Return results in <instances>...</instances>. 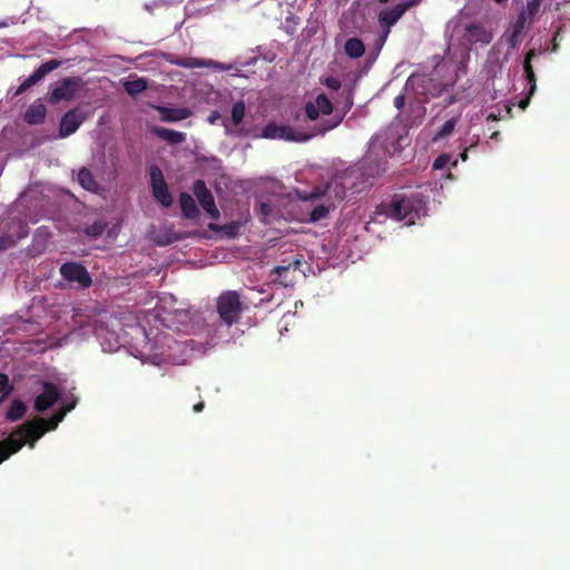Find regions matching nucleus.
Listing matches in <instances>:
<instances>
[{
  "instance_id": "obj_1",
  "label": "nucleus",
  "mask_w": 570,
  "mask_h": 570,
  "mask_svg": "<svg viewBox=\"0 0 570 570\" xmlns=\"http://www.w3.org/2000/svg\"><path fill=\"white\" fill-rule=\"evenodd\" d=\"M353 106L351 94L346 96L343 106L334 105L326 94H318L313 101L304 105V114L307 120L315 124L307 131L295 129L293 126L278 125L269 121L262 132L267 139H281L285 141L305 142L313 137H322L340 126Z\"/></svg>"
},
{
  "instance_id": "obj_2",
  "label": "nucleus",
  "mask_w": 570,
  "mask_h": 570,
  "mask_svg": "<svg viewBox=\"0 0 570 570\" xmlns=\"http://www.w3.org/2000/svg\"><path fill=\"white\" fill-rule=\"evenodd\" d=\"M73 407L75 403L59 410L49 419L39 417L35 421H28L21 424L12 431L7 439L0 441V443H2L1 449L4 452H9L10 458L18 453L26 443L33 448L35 442L48 431L55 430L58 424L63 421L67 412L72 411Z\"/></svg>"
},
{
  "instance_id": "obj_3",
  "label": "nucleus",
  "mask_w": 570,
  "mask_h": 570,
  "mask_svg": "<svg viewBox=\"0 0 570 570\" xmlns=\"http://www.w3.org/2000/svg\"><path fill=\"white\" fill-rule=\"evenodd\" d=\"M425 203L422 202L419 195L412 196H393L389 203H381L375 210L376 216H385L393 218L397 222L403 219L409 220V225L414 224V219L424 212Z\"/></svg>"
},
{
  "instance_id": "obj_4",
  "label": "nucleus",
  "mask_w": 570,
  "mask_h": 570,
  "mask_svg": "<svg viewBox=\"0 0 570 570\" xmlns=\"http://www.w3.org/2000/svg\"><path fill=\"white\" fill-rule=\"evenodd\" d=\"M216 309L219 320L229 327L238 322L245 305L240 302L239 294L230 289L222 292L217 297Z\"/></svg>"
},
{
  "instance_id": "obj_5",
  "label": "nucleus",
  "mask_w": 570,
  "mask_h": 570,
  "mask_svg": "<svg viewBox=\"0 0 570 570\" xmlns=\"http://www.w3.org/2000/svg\"><path fill=\"white\" fill-rule=\"evenodd\" d=\"M299 197L304 200L323 198L326 203L335 207L337 202H341L346 197V187L342 181L330 180L323 187H314L308 194H299Z\"/></svg>"
},
{
  "instance_id": "obj_6",
  "label": "nucleus",
  "mask_w": 570,
  "mask_h": 570,
  "mask_svg": "<svg viewBox=\"0 0 570 570\" xmlns=\"http://www.w3.org/2000/svg\"><path fill=\"white\" fill-rule=\"evenodd\" d=\"M417 4V0L404 1L396 4L392 9L383 10L379 14L380 26L383 27L382 35L380 37V48L385 43L387 36L391 33V27L395 26L399 19L410 10L412 7Z\"/></svg>"
},
{
  "instance_id": "obj_7",
  "label": "nucleus",
  "mask_w": 570,
  "mask_h": 570,
  "mask_svg": "<svg viewBox=\"0 0 570 570\" xmlns=\"http://www.w3.org/2000/svg\"><path fill=\"white\" fill-rule=\"evenodd\" d=\"M149 174L153 196L159 204L168 208L173 204V197L168 190L167 181L164 178L161 168L158 167V165H150Z\"/></svg>"
},
{
  "instance_id": "obj_8",
  "label": "nucleus",
  "mask_w": 570,
  "mask_h": 570,
  "mask_svg": "<svg viewBox=\"0 0 570 570\" xmlns=\"http://www.w3.org/2000/svg\"><path fill=\"white\" fill-rule=\"evenodd\" d=\"M82 80L80 77H66L60 80L59 85L50 92V102L57 104L62 100H71L77 91L81 88Z\"/></svg>"
},
{
  "instance_id": "obj_9",
  "label": "nucleus",
  "mask_w": 570,
  "mask_h": 570,
  "mask_svg": "<svg viewBox=\"0 0 570 570\" xmlns=\"http://www.w3.org/2000/svg\"><path fill=\"white\" fill-rule=\"evenodd\" d=\"M60 275L70 283H77L81 288H88L91 285V277L86 267L75 262H67L59 268Z\"/></svg>"
},
{
  "instance_id": "obj_10",
  "label": "nucleus",
  "mask_w": 570,
  "mask_h": 570,
  "mask_svg": "<svg viewBox=\"0 0 570 570\" xmlns=\"http://www.w3.org/2000/svg\"><path fill=\"white\" fill-rule=\"evenodd\" d=\"M61 65L60 60L58 59H50L48 61L42 62L36 71H33L31 75L26 78L19 88L16 91V95L19 96L27 91L28 89L36 86L38 82H40L46 76H48L50 72L59 68Z\"/></svg>"
},
{
  "instance_id": "obj_11",
  "label": "nucleus",
  "mask_w": 570,
  "mask_h": 570,
  "mask_svg": "<svg viewBox=\"0 0 570 570\" xmlns=\"http://www.w3.org/2000/svg\"><path fill=\"white\" fill-rule=\"evenodd\" d=\"M194 194L197 197L199 205L202 206L204 212L209 214V218L217 220L219 218V212L217 209L215 198L206 187L204 180L195 181Z\"/></svg>"
},
{
  "instance_id": "obj_12",
  "label": "nucleus",
  "mask_w": 570,
  "mask_h": 570,
  "mask_svg": "<svg viewBox=\"0 0 570 570\" xmlns=\"http://www.w3.org/2000/svg\"><path fill=\"white\" fill-rule=\"evenodd\" d=\"M177 347V343L166 335L157 336L154 352L151 354L155 364L175 362V357L170 350Z\"/></svg>"
},
{
  "instance_id": "obj_13",
  "label": "nucleus",
  "mask_w": 570,
  "mask_h": 570,
  "mask_svg": "<svg viewBox=\"0 0 570 570\" xmlns=\"http://www.w3.org/2000/svg\"><path fill=\"white\" fill-rule=\"evenodd\" d=\"M60 397V393L56 384L49 381L42 383V392L35 400V410L43 412L50 410Z\"/></svg>"
},
{
  "instance_id": "obj_14",
  "label": "nucleus",
  "mask_w": 570,
  "mask_h": 570,
  "mask_svg": "<svg viewBox=\"0 0 570 570\" xmlns=\"http://www.w3.org/2000/svg\"><path fill=\"white\" fill-rule=\"evenodd\" d=\"M86 120V115L78 109L68 110L59 122V137H70Z\"/></svg>"
},
{
  "instance_id": "obj_15",
  "label": "nucleus",
  "mask_w": 570,
  "mask_h": 570,
  "mask_svg": "<svg viewBox=\"0 0 570 570\" xmlns=\"http://www.w3.org/2000/svg\"><path fill=\"white\" fill-rule=\"evenodd\" d=\"M465 40L471 43H481L487 46L493 40V32L480 22H473L465 26Z\"/></svg>"
},
{
  "instance_id": "obj_16",
  "label": "nucleus",
  "mask_w": 570,
  "mask_h": 570,
  "mask_svg": "<svg viewBox=\"0 0 570 570\" xmlns=\"http://www.w3.org/2000/svg\"><path fill=\"white\" fill-rule=\"evenodd\" d=\"M527 13L522 11L518 14L515 22L512 24L509 33L507 35V43L511 49H517L523 40V31L527 27Z\"/></svg>"
},
{
  "instance_id": "obj_17",
  "label": "nucleus",
  "mask_w": 570,
  "mask_h": 570,
  "mask_svg": "<svg viewBox=\"0 0 570 570\" xmlns=\"http://www.w3.org/2000/svg\"><path fill=\"white\" fill-rule=\"evenodd\" d=\"M174 63L176 66H179V67H183V68H189V69H195V68H215V69H218L220 71H224V70H227L228 68L227 67H224L220 62L216 61V60H213V59H202V58H187V57H184V58H176L174 60Z\"/></svg>"
},
{
  "instance_id": "obj_18",
  "label": "nucleus",
  "mask_w": 570,
  "mask_h": 570,
  "mask_svg": "<svg viewBox=\"0 0 570 570\" xmlns=\"http://www.w3.org/2000/svg\"><path fill=\"white\" fill-rule=\"evenodd\" d=\"M156 110L160 114V120L166 122L183 121L191 115L187 107L157 106Z\"/></svg>"
},
{
  "instance_id": "obj_19",
  "label": "nucleus",
  "mask_w": 570,
  "mask_h": 570,
  "mask_svg": "<svg viewBox=\"0 0 570 570\" xmlns=\"http://www.w3.org/2000/svg\"><path fill=\"white\" fill-rule=\"evenodd\" d=\"M301 265H302V256L297 255L296 257H294L292 261H289L287 263H285V261H283L282 265H278L273 268V273L277 274V276L281 278V283L284 286H287L288 284H291L293 282V278H289L288 275L298 271Z\"/></svg>"
},
{
  "instance_id": "obj_20",
  "label": "nucleus",
  "mask_w": 570,
  "mask_h": 570,
  "mask_svg": "<svg viewBox=\"0 0 570 570\" xmlns=\"http://www.w3.org/2000/svg\"><path fill=\"white\" fill-rule=\"evenodd\" d=\"M153 134L169 145H181L186 140V134L165 127H154Z\"/></svg>"
},
{
  "instance_id": "obj_21",
  "label": "nucleus",
  "mask_w": 570,
  "mask_h": 570,
  "mask_svg": "<svg viewBox=\"0 0 570 570\" xmlns=\"http://www.w3.org/2000/svg\"><path fill=\"white\" fill-rule=\"evenodd\" d=\"M46 107L43 104L35 102L28 106L23 119L29 125H39L45 121Z\"/></svg>"
},
{
  "instance_id": "obj_22",
  "label": "nucleus",
  "mask_w": 570,
  "mask_h": 570,
  "mask_svg": "<svg viewBox=\"0 0 570 570\" xmlns=\"http://www.w3.org/2000/svg\"><path fill=\"white\" fill-rule=\"evenodd\" d=\"M179 204L181 213L187 219H196L200 212L197 207L195 199L187 193H181L179 196Z\"/></svg>"
},
{
  "instance_id": "obj_23",
  "label": "nucleus",
  "mask_w": 570,
  "mask_h": 570,
  "mask_svg": "<svg viewBox=\"0 0 570 570\" xmlns=\"http://www.w3.org/2000/svg\"><path fill=\"white\" fill-rule=\"evenodd\" d=\"M77 181L80 183L82 188L90 193H98L100 186L94 178L91 171L87 167H82L77 173Z\"/></svg>"
},
{
  "instance_id": "obj_24",
  "label": "nucleus",
  "mask_w": 570,
  "mask_h": 570,
  "mask_svg": "<svg viewBox=\"0 0 570 570\" xmlns=\"http://www.w3.org/2000/svg\"><path fill=\"white\" fill-rule=\"evenodd\" d=\"M345 53L351 59H360L365 53V45L360 38H350L344 45Z\"/></svg>"
},
{
  "instance_id": "obj_25",
  "label": "nucleus",
  "mask_w": 570,
  "mask_h": 570,
  "mask_svg": "<svg viewBox=\"0 0 570 570\" xmlns=\"http://www.w3.org/2000/svg\"><path fill=\"white\" fill-rule=\"evenodd\" d=\"M26 411H27L26 404L21 400L16 399V400L11 401V403L6 412V420L8 422H18L19 420H21L24 416Z\"/></svg>"
},
{
  "instance_id": "obj_26",
  "label": "nucleus",
  "mask_w": 570,
  "mask_h": 570,
  "mask_svg": "<svg viewBox=\"0 0 570 570\" xmlns=\"http://www.w3.org/2000/svg\"><path fill=\"white\" fill-rule=\"evenodd\" d=\"M28 234V229L26 226H20V233L18 234V237L14 238L13 236L9 234H4L0 236V250H6L10 247H14L18 244V240L24 238Z\"/></svg>"
},
{
  "instance_id": "obj_27",
  "label": "nucleus",
  "mask_w": 570,
  "mask_h": 570,
  "mask_svg": "<svg viewBox=\"0 0 570 570\" xmlns=\"http://www.w3.org/2000/svg\"><path fill=\"white\" fill-rule=\"evenodd\" d=\"M148 83L145 78H136L134 80H127L124 83V89L127 94L135 97L141 91L147 90Z\"/></svg>"
},
{
  "instance_id": "obj_28",
  "label": "nucleus",
  "mask_w": 570,
  "mask_h": 570,
  "mask_svg": "<svg viewBox=\"0 0 570 570\" xmlns=\"http://www.w3.org/2000/svg\"><path fill=\"white\" fill-rule=\"evenodd\" d=\"M459 120H460V117H453V118L449 119L448 121H445L443 124V126L441 127V129L439 130V132H436L434 135L433 140L436 141V140H441L443 138L450 137L454 130V127L458 125Z\"/></svg>"
},
{
  "instance_id": "obj_29",
  "label": "nucleus",
  "mask_w": 570,
  "mask_h": 570,
  "mask_svg": "<svg viewBox=\"0 0 570 570\" xmlns=\"http://www.w3.org/2000/svg\"><path fill=\"white\" fill-rule=\"evenodd\" d=\"M246 114V105L244 101H237L233 105L232 108V121L234 125H239L242 121H244Z\"/></svg>"
},
{
  "instance_id": "obj_30",
  "label": "nucleus",
  "mask_w": 570,
  "mask_h": 570,
  "mask_svg": "<svg viewBox=\"0 0 570 570\" xmlns=\"http://www.w3.org/2000/svg\"><path fill=\"white\" fill-rule=\"evenodd\" d=\"M332 208H334V206L326 202L316 206L313 209V212L311 213V220L313 223H316V222L323 219L324 217H326L328 215V213Z\"/></svg>"
},
{
  "instance_id": "obj_31",
  "label": "nucleus",
  "mask_w": 570,
  "mask_h": 570,
  "mask_svg": "<svg viewBox=\"0 0 570 570\" xmlns=\"http://www.w3.org/2000/svg\"><path fill=\"white\" fill-rule=\"evenodd\" d=\"M12 392V384L10 383L8 376L3 373H0V403L7 399Z\"/></svg>"
},
{
  "instance_id": "obj_32",
  "label": "nucleus",
  "mask_w": 570,
  "mask_h": 570,
  "mask_svg": "<svg viewBox=\"0 0 570 570\" xmlns=\"http://www.w3.org/2000/svg\"><path fill=\"white\" fill-rule=\"evenodd\" d=\"M542 0H527V8L523 10L527 13V19L533 20L534 16L540 11Z\"/></svg>"
},
{
  "instance_id": "obj_33",
  "label": "nucleus",
  "mask_w": 570,
  "mask_h": 570,
  "mask_svg": "<svg viewBox=\"0 0 570 570\" xmlns=\"http://www.w3.org/2000/svg\"><path fill=\"white\" fill-rule=\"evenodd\" d=\"M320 82L324 85L330 90H340L342 88V81L338 78L333 76H322L320 78Z\"/></svg>"
},
{
  "instance_id": "obj_34",
  "label": "nucleus",
  "mask_w": 570,
  "mask_h": 570,
  "mask_svg": "<svg viewBox=\"0 0 570 570\" xmlns=\"http://www.w3.org/2000/svg\"><path fill=\"white\" fill-rule=\"evenodd\" d=\"M535 57V51L534 49H530L527 55H525V58H524V61H523V69H524V75H531L533 73V68H532V65H531V60L532 58Z\"/></svg>"
},
{
  "instance_id": "obj_35",
  "label": "nucleus",
  "mask_w": 570,
  "mask_h": 570,
  "mask_svg": "<svg viewBox=\"0 0 570 570\" xmlns=\"http://www.w3.org/2000/svg\"><path fill=\"white\" fill-rule=\"evenodd\" d=\"M450 161V156L446 154L439 155L433 161V169H442Z\"/></svg>"
},
{
  "instance_id": "obj_36",
  "label": "nucleus",
  "mask_w": 570,
  "mask_h": 570,
  "mask_svg": "<svg viewBox=\"0 0 570 570\" xmlns=\"http://www.w3.org/2000/svg\"><path fill=\"white\" fill-rule=\"evenodd\" d=\"M525 79L528 81V86H529V89L530 90V96H532L537 89V85H535V73H529V75H525Z\"/></svg>"
},
{
  "instance_id": "obj_37",
  "label": "nucleus",
  "mask_w": 570,
  "mask_h": 570,
  "mask_svg": "<svg viewBox=\"0 0 570 570\" xmlns=\"http://www.w3.org/2000/svg\"><path fill=\"white\" fill-rule=\"evenodd\" d=\"M476 149V144H472L471 146H469L468 148L463 149L462 153L460 154V158L461 160L464 163L468 159V153L469 150H475Z\"/></svg>"
},
{
  "instance_id": "obj_38",
  "label": "nucleus",
  "mask_w": 570,
  "mask_h": 570,
  "mask_svg": "<svg viewBox=\"0 0 570 570\" xmlns=\"http://www.w3.org/2000/svg\"><path fill=\"white\" fill-rule=\"evenodd\" d=\"M405 98L403 95H397L394 98V106L400 110L404 106Z\"/></svg>"
},
{
  "instance_id": "obj_39",
  "label": "nucleus",
  "mask_w": 570,
  "mask_h": 570,
  "mask_svg": "<svg viewBox=\"0 0 570 570\" xmlns=\"http://www.w3.org/2000/svg\"><path fill=\"white\" fill-rule=\"evenodd\" d=\"M236 226L235 225H229V226H224L223 229L225 230V234L228 235V236H235L236 234Z\"/></svg>"
},
{
  "instance_id": "obj_40",
  "label": "nucleus",
  "mask_w": 570,
  "mask_h": 570,
  "mask_svg": "<svg viewBox=\"0 0 570 570\" xmlns=\"http://www.w3.org/2000/svg\"><path fill=\"white\" fill-rule=\"evenodd\" d=\"M220 119V115L217 110H214L213 112L209 114V124H215L217 120Z\"/></svg>"
},
{
  "instance_id": "obj_41",
  "label": "nucleus",
  "mask_w": 570,
  "mask_h": 570,
  "mask_svg": "<svg viewBox=\"0 0 570 570\" xmlns=\"http://www.w3.org/2000/svg\"><path fill=\"white\" fill-rule=\"evenodd\" d=\"M258 208H261V213L263 216H267L271 213V206L267 203H262L261 207Z\"/></svg>"
},
{
  "instance_id": "obj_42",
  "label": "nucleus",
  "mask_w": 570,
  "mask_h": 570,
  "mask_svg": "<svg viewBox=\"0 0 570 570\" xmlns=\"http://www.w3.org/2000/svg\"><path fill=\"white\" fill-rule=\"evenodd\" d=\"M530 91L528 92V96L525 98H523L522 100L519 101V107H521L522 109H525L528 106H529V102H530Z\"/></svg>"
},
{
  "instance_id": "obj_43",
  "label": "nucleus",
  "mask_w": 570,
  "mask_h": 570,
  "mask_svg": "<svg viewBox=\"0 0 570 570\" xmlns=\"http://www.w3.org/2000/svg\"><path fill=\"white\" fill-rule=\"evenodd\" d=\"M7 459H9V452H4L1 448H0V464L2 462H4Z\"/></svg>"
},
{
  "instance_id": "obj_44",
  "label": "nucleus",
  "mask_w": 570,
  "mask_h": 570,
  "mask_svg": "<svg viewBox=\"0 0 570 570\" xmlns=\"http://www.w3.org/2000/svg\"><path fill=\"white\" fill-rule=\"evenodd\" d=\"M559 35H560V32H557L554 39H552V51L558 50L559 45H558L557 40H558Z\"/></svg>"
},
{
  "instance_id": "obj_45",
  "label": "nucleus",
  "mask_w": 570,
  "mask_h": 570,
  "mask_svg": "<svg viewBox=\"0 0 570 570\" xmlns=\"http://www.w3.org/2000/svg\"><path fill=\"white\" fill-rule=\"evenodd\" d=\"M203 410H204V402H203V401L198 402V403L194 406V411H195V412H197V413H198V412H202Z\"/></svg>"
},
{
  "instance_id": "obj_46",
  "label": "nucleus",
  "mask_w": 570,
  "mask_h": 570,
  "mask_svg": "<svg viewBox=\"0 0 570 570\" xmlns=\"http://www.w3.org/2000/svg\"><path fill=\"white\" fill-rule=\"evenodd\" d=\"M453 102H454L453 97H450V98H449V101H448V105H451V104H453Z\"/></svg>"
},
{
  "instance_id": "obj_47",
  "label": "nucleus",
  "mask_w": 570,
  "mask_h": 570,
  "mask_svg": "<svg viewBox=\"0 0 570 570\" xmlns=\"http://www.w3.org/2000/svg\"><path fill=\"white\" fill-rule=\"evenodd\" d=\"M498 137H499V132L492 134V138H498Z\"/></svg>"
},
{
  "instance_id": "obj_48",
  "label": "nucleus",
  "mask_w": 570,
  "mask_h": 570,
  "mask_svg": "<svg viewBox=\"0 0 570 570\" xmlns=\"http://www.w3.org/2000/svg\"><path fill=\"white\" fill-rule=\"evenodd\" d=\"M494 1L498 3H502V2H505L507 0H494Z\"/></svg>"
},
{
  "instance_id": "obj_49",
  "label": "nucleus",
  "mask_w": 570,
  "mask_h": 570,
  "mask_svg": "<svg viewBox=\"0 0 570 570\" xmlns=\"http://www.w3.org/2000/svg\"><path fill=\"white\" fill-rule=\"evenodd\" d=\"M209 228H213V229H215L216 227H215V225H209Z\"/></svg>"
},
{
  "instance_id": "obj_50",
  "label": "nucleus",
  "mask_w": 570,
  "mask_h": 570,
  "mask_svg": "<svg viewBox=\"0 0 570 570\" xmlns=\"http://www.w3.org/2000/svg\"><path fill=\"white\" fill-rule=\"evenodd\" d=\"M389 0H380V2L384 3V2H387Z\"/></svg>"
}]
</instances>
